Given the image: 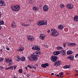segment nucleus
I'll return each instance as SVG.
<instances>
[{
  "label": "nucleus",
  "mask_w": 78,
  "mask_h": 78,
  "mask_svg": "<svg viewBox=\"0 0 78 78\" xmlns=\"http://www.w3.org/2000/svg\"><path fill=\"white\" fill-rule=\"evenodd\" d=\"M52 33H51V35L53 36L54 37H56V36H58L59 35V32H57L54 29H52L51 30Z\"/></svg>",
  "instance_id": "obj_1"
},
{
  "label": "nucleus",
  "mask_w": 78,
  "mask_h": 78,
  "mask_svg": "<svg viewBox=\"0 0 78 78\" xmlns=\"http://www.w3.org/2000/svg\"><path fill=\"white\" fill-rule=\"evenodd\" d=\"M11 8L13 11H18L20 9V6L19 5H12Z\"/></svg>",
  "instance_id": "obj_2"
},
{
  "label": "nucleus",
  "mask_w": 78,
  "mask_h": 78,
  "mask_svg": "<svg viewBox=\"0 0 78 78\" xmlns=\"http://www.w3.org/2000/svg\"><path fill=\"white\" fill-rule=\"evenodd\" d=\"M31 56V58L33 59V61H37V58H39V55H36L32 54Z\"/></svg>",
  "instance_id": "obj_3"
},
{
  "label": "nucleus",
  "mask_w": 78,
  "mask_h": 78,
  "mask_svg": "<svg viewBox=\"0 0 78 78\" xmlns=\"http://www.w3.org/2000/svg\"><path fill=\"white\" fill-rule=\"evenodd\" d=\"M58 59V57L56 56H52L51 57V61L55 62Z\"/></svg>",
  "instance_id": "obj_4"
},
{
  "label": "nucleus",
  "mask_w": 78,
  "mask_h": 78,
  "mask_svg": "<svg viewBox=\"0 0 78 78\" xmlns=\"http://www.w3.org/2000/svg\"><path fill=\"white\" fill-rule=\"evenodd\" d=\"M60 64H61V61H56L55 62V64H54V66L56 67H58V66H60Z\"/></svg>",
  "instance_id": "obj_5"
},
{
  "label": "nucleus",
  "mask_w": 78,
  "mask_h": 78,
  "mask_svg": "<svg viewBox=\"0 0 78 78\" xmlns=\"http://www.w3.org/2000/svg\"><path fill=\"white\" fill-rule=\"evenodd\" d=\"M48 5H45L43 7V11H47L48 10Z\"/></svg>",
  "instance_id": "obj_6"
},
{
  "label": "nucleus",
  "mask_w": 78,
  "mask_h": 78,
  "mask_svg": "<svg viewBox=\"0 0 78 78\" xmlns=\"http://www.w3.org/2000/svg\"><path fill=\"white\" fill-rule=\"evenodd\" d=\"M74 58V56L73 55H71L68 56L67 58V59L71 60V61H73V58Z\"/></svg>",
  "instance_id": "obj_7"
},
{
  "label": "nucleus",
  "mask_w": 78,
  "mask_h": 78,
  "mask_svg": "<svg viewBox=\"0 0 78 78\" xmlns=\"http://www.w3.org/2000/svg\"><path fill=\"white\" fill-rule=\"evenodd\" d=\"M60 54H62V56H65L66 53V51H65V50H62L61 51H60Z\"/></svg>",
  "instance_id": "obj_8"
},
{
  "label": "nucleus",
  "mask_w": 78,
  "mask_h": 78,
  "mask_svg": "<svg viewBox=\"0 0 78 78\" xmlns=\"http://www.w3.org/2000/svg\"><path fill=\"white\" fill-rule=\"evenodd\" d=\"M48 66H49L48 63H46L41 65V67H43V68H46Z\"/></svg>",
  "instance_id": "obj_9"
},
{
  "label": "nucleus",
  "mask_w": 78,
  "mask_h": 78,
  "mask_svg": "<svg viewBox=\"0 0 78 78\" xmlns=\"http://www.w3.org/2000/svg\"><path fill=\"white\" fill-rule=\"evenodd\" d=\"M27 39L29 41H30V40L31 41H33L34 40V38H33V37L32 36H27Z\"/></svg>",
  "instance_id": "obj_10"
},
{
  "label": "nucleus",
  "mask_w": 78,
  "mask_h": 78,
  "mask_svg": "<svg viewBox=\"0 0 78 78\" xmlns=\"http://www.w3.org/2000/svg\"><path fill=\"white\" fill-rule=\"evenodd\" d=\"M32 49L33 50H41V49H40V48H38V47L36 46H34L32 47Z\"/></svg>",
  "instance_id": "obj_11"
},
{
  "label": "nucleus",
  "mask_w": 78,
  "mask_h": 78,
  "mask_svg": "<svg viewBox=\"0 0 78 78\" xmlns=\"http://www.w3.org/2000/svg\"><path fill=\"white\" fill-rule=\"evenodd\" d=\"M68 46H70V47H74V46H76V44L75 43H70L68 44Z\"/></svg>",
  "instance_id": "obj_12"
},
{
  "label": "nucleus",
  "mask_w": 78,
  "mask_h": 78,
  "mask_svg": "<svg viewBox=\"0 0 78 78\" xmlns=\"http://www.w3.org/2000/svg\"><path fill=\"white\" fill-rule=\"evenodd\" d=\"M12 60L10 59L9 58H6V62L7 63H9L12 62Z\"/></svg>",
  "instance_id": "obj_13"
},
{
  "label": "nucleus",
  "mask_w": 78,
  "mask_h": 78,
  "mask_svg": "<svg viewBox=\"0 0 78 78\" xmlns=\"http://www.w3.org/2000/svg\"><path fill=\"white\" fill-rule=\"evenodd\" d=\"M5 5V3L3 1L0 0V6H3Z\"/></svg>",
  "instance_id": "obj_14"
},
{
  "label": "nucleus",
  "mask_w": 78,
  "mask_h": 78,
  "mask_svg": "<svg viewBox=\"0 0 78 78\" xmlns=\"http://www.w3.org/2000/svg\"><path fill=\"white\" fill-rule=\"evenodd\" d=\"M41 24L42 25H47V21L45 20V21L43 20H41Z\"/></svg>",
  "instance_id": "obj_15"
},
{
  "label": "nucleus",
  "mask_w": 78,
  "mask_h": 78,
  "mask_svg": "<svg viewBox=\"0 0 78 78\" xmlns=\"http://www.w3.org/2000/svg\"><path fill=\"white\" fill-rule=\"evenodd\" d=\"M64 27V26L62 25H61L58 27V29H59V30H62Z\"/></svg>",
  "instance_id": "obj_16"
},
{
  "label": "nucleus",
  "mask_w": 78,
  "mask_h": 78,
  "mask_svg": "<svg viewBox=\"0 0 78 78\" xmlns=\"http://www.w3.org/2000/svg\"><path fill=\"white\" fill-rule=\"evenodd\" d=\"M59 54H60V51H55L53 52V55L56 56L58 55Z\"/></svg>",
  "instance_id": "obj_17"
},
{
  "label": "nucleus",
  "mask_w": 78,
  "mask_h": 78,
  "mask_svg": "<svg viewBox=\"0 0 78 78\" xmlns=\"http://www.w3.org/2000/svg\"><path fill=\"white\" fill-rule=\"evenodd\" d=\"M63 69H70V65H66L63 67Z\"/></svg>",
  "instance_id": "obj_18"
},
{
  "label": "nucleus",
  "mask_w": 78,
  "mask_h": 78,
  "mask_svg": "<svg viewBox=\"0 0 78 78\" xmlns=\"http://www.w3.org/2000/svg\"><path fill=\"white\" fill-rule=\"evenodd\" d=\"M46 36L44 35V34H40V37L43 40H44V38Z\"/></svg>",
  "instance_id": "obj_19"
},
{
  "label": "nucleus",
  "mask_w": 78,
  "mask_h": 78,
  "mask_svg": "<svg viewBox=\"0 0 78 78\" xmlns=\"http://www.w3.org/2000/svg\"><path fill=\"white\" fill-rule=\"evenodd\" d=\"M72 53H73V51L71 50L68 51L67 52V55H72Z\"/></svg>",
  "instance_id": "obj_20"
},
{
  "label": "nucleus",
  "mask_w": 78,
  "mask_h": 78,
  "mask_svg": "<svg viewBox=\"0 0 78 78\" xmlns=\"http://www.w3.org/2000/svg\"><path fill=\"white\" fill-rule=\"evenodd\" d=\"M74 20L75 22H77L78 20V16H75L74 17Z\"/></svg>",
  "instance_id": "obj_21"
},
{
  "label": "nucleus",
  "mask_w": 78,
  "mask_h": 78,
  "mask_svg": "<svg viewBox=\"0 0 78 78\" xmlns=\"http://www.w3.org/2000/svg\"><path fill=\"white\" fill-rule=\"evenodd\" d=\"M20 61H25V58L24 57H22V58H20Z\"/></svg>",
  "instance_id": "obj_22"
},
{
  "label": "nucleus",
  "mask_w": 78,
  "mask_h": 78,
  "mask_svg": "<svg viewBox=\"0 0 78 78\" xmlns=\"http://www.w3.org/2000/svg\"><path fill=\"white\" fill-rule=\"evenodd\" d=\"M57 50H63V48H62L61 47L59 46V47H57Z\"/></svg>",
  "instance_id": "obj_23"
},
{
  "label": "nucleus",
  "mask_w": 78,
  "mask_h": 78,
  "mask_svg": "<svg viewBox=\"0 0 78 78\" xmlns=\"http://www.w3.org/2000/svg\"><path fill=\"white\" fill-rule=\"evenodd\" d=\"M28 58L29 60L30 61H33V59L32 58H31V57H28Z\"/></svg>",
  "instance_id": "obj_24"
},
{
  "label": "nucleus",
  "mask_w": 78,
  "mask_h": 78,
  "mask_svg": "<svg viewBox=\"0 0 78 78\" xmlns=\"http://www.w3.org/2000/svg\"><path fill=\"white\" fill-rule=\"evenodd\" d=\"M0 25H4V21H0Z\"/></svg>",
  "instance_id": "obj_25"
},
{
  "label": "nucleus",
  "mask_w": 78,
  "mask_h": 78,
  "mask_svg": "<svg viewBox=\"0 0 78 78\" xmlns=\"http://www.w3.org/2000/svg\"><path fill=\"white\" fill-rule=\"evenodd\" d=\"M33 10H34V11H35L36 12V11H37V9L36 7H34L33 8Z\"/></svg>",
  "instance_id": "obj_26"
},
{
  "label": "nucleus",
  "mask_w": 78,
  "mask_h": 78,
  "mask_svg": "<svg viewBox=\"0 0 78 78\" xmlns=\"http://www.w3.org/2000/svg\"><path fill=\"white\" fill-rule=\"evenodd\" d=\"M59 6L61 8H64V5L62 4H61L59 5Z\"/></svg>",
  "instance_id": "obj_27"
},
{
  "label": "nucleus",
  "mask_w": 78,
  "mask_h": 78,
  "mask_svg": "<svg viewBox=\"0 0 78 78\" xmlns=\"http://www.w3.org/2000/svg\"><path fill=\"white\" fill-rule=\"evenodd\" d=\"M38 25L40 26V25H42V23H41V21H39V22L38 23Z\"/></svg>",
  "instance_id": "obj_28"
},
{
  "label": "nucleus",
  "mask_w": 78,
  "mask_h": 78,
  "mask_svg": "<svg viewBox=\"0 0 78 78\" xmlns=\"http://www.w3.org/2000/svg\"><path fill=\"white\" fill-rule=\"evenodd\" d=\"M19 72L20 73H22V69H20L19 70Z\"/></svg>",
  "instance_id": "obj_29"
},
{
  "label": "nucleus",
  "mask_w": 78,
  "mask_h": 78,
  "mask_svg": "<svg viewBox=\"0 0 78 78\" xmlns=\"http://www.w3.org/2000/svg\"><path fill=\"white\" fill-rule=\"evenodd\" d=\"M73 8V4L70 5V6H69V9H72Z\"/></svg>",
  "instance_id": "obj_30"
},
{
  "label": "nucleus",
  "mask_w": 78,
  "mask_h": 78,
  "mask_svg": "<svg viewBox=\"0 0 78 78\" xmlns=\"http://www.w3.org/2000/svg\"><path fill=\"white\" fill-rule=\"evenodd\" d=\"M70 4H68L66 5V7H67V8H69H69H70Z\"/></svg>",
  "instance_id": "obj_31"
},
{
  "label": "nucleus",
  "mask_w": 78,
  "mask_h": 78,
  "mask_svg": "<svg viewBox=\"0 0 78 78\" xmlns=\"http://www.w3.org/2000/svg\"><path fill=\"white\" fill-rule=\"evenodd\" d=\"M22 26H25V27H27V26H29V24H25L24 23L22 24Z\"/></svg>",
  "instance_id": "obj_32"
},
{
  "label": "nucleus",
  "mask_w": 78,
  "mask_h": 78,
  "mask_svg": "<svg viewBox=\"0 0 78 78\" xmlns=\"http://www.w3.org/2000/svg\"><path fill=\"white\" fill-rule=\"evenodd\" d=\"M3 58L2 57H0V62L3 61Z\"/></svg>",
  "instance_id": "obj_33"
},
{
  "label": "nucleus",
  "mask_w": 78,
  "mask_h": 78,
  "mask_svg": "<svg viewBox=\"0 0 78 78\" xmlns=\"http://www.w3.org/2000/svg\"><path fill=\"white\" fill-rule=\"evenodd\" d=\"M9 69H11L12 70H13V66H10V67H9Z\"/></svg>",
  "instance_id": "obj_34"
},
{
  "label": "nucleus",
  "mask_w": 78,
  "mask_h": 78,
  "mask_svg": "<svg viewBox=\"0 0 78 78\" xmlns=\"http://www.w3.org/2000/svg\"><path fill=\"white\" fill-rule=\"evenodd\" d=\"M37 50V51H36L35 53H36V54L37 55V54H38V53L39 52V51L40 50Z\"/></svg>",
  "instance_id": "obj_35"
},
{
  "label": "nucleus",
  "mask_w": 78,
  "mask_h": 78,
  "mask_svg": "<svg viewBox=\"0 0 78 78\" xmlns=\"http://www.w3.org/2000/svg\"><path fill=\"white\" fill-rule=\"evenodd\" d=\"M66 43H63V45L64 47H66Z\"/></svg>",
  "instance_id": "obj_36"
},
{
  "label": "nucleus",
  "mask_w": 78,
  "mask_h": 78,
  "mask_svg": "<svg viewBox=\"0 0 78 78\" xmlns=\"http://www.w3.org/2000/svg\"><path fill=\"white\" fill-rule=\"evenodd\" d=\"M23 49H20L18 50V51H22Z\"/></svg>",
  "instance_id": "obj_37"
},
{
  "label": "nucleus",
  "mask_w": 78,
  "mask_h": 78,
  "mask_svg": "<svg viewBox=\"0 0 78 78\" xmlns=\"http://www.w3.org/2000/svg\"><path fill=\"white\" fill-rule=\"evenodd\" d=\"M12 28H14V27H15V26L14 25L13 23H12Z\"/></svg>",
  "instance_id": "obj_38"
},
{
  "label": "nucleus",
  "mask_w": 78,
  "mask_h": 78,
  "mask_svg": "<svg viewBox=\"0 0 78 78\" xmlns=\"http://www.w3.org/2000/svg\"><path fill=\"white\" fill-rule=\"evenodd\" d=\"M20 49H23H23H24V48L23 47H22V46H20Z\"/></svg>",
  "instance_id": "obj_39"
},
{
  "label": "nucleus",
  "mask_w": 78,
  "mask_h": 78,
  "mask_svg": "<svg viewBox=\"0 0 78 78\" xmlns=\"http://www.w3.org/2000/svg\"><path fill=\"white\" fill-rule=\"evenodd\" d=\"M29 4H31L32 3V0H30L29 2Z\"/></svg>",
  "instance_id": "obj_40"
},
{
  "label": "nucleus",
  "mask_w": 78,
  "mask_h": 78,
  "mask_svg": "<svg viewBox=\"0 0 78 78\" xmlns=\"http://www.w3.org/2000/svg\"><path fill=\"white\" fill-rule=\"evenodd\" d=\"M14 69L15 70V69H16V67H17V66H16V65H14Z\"/></svg>",
  "instance_id": "obj_41"
},
{
  "label": "nucleus",
  "mask_w": 78,
  "mask_h": 78,
  "mask_svg": "<svg viewBox=\"0 0 78 78\" xmlns=\"http://www.w3.org/2000/svg\"><path fill=\"white\" fill-rule=\"evenodd\" d=\"M38 55H41V52L39 51H38Z\"/></svg>",
  "instance_id": "obj_42"
},
{
  "label": "nucleus",
  "mask_w": 78,
  "mask_h": 78,
  "mask_svg": "<svg viewBox=\"0 0 78 78\" xmlns=\"http://www.w3.org/2000/svg\"><path fill=\"white\" fill-rule=\"evenodd\" d=\"M6 49L7 50H10L9 48H8V47L6 48Z\"/></svg>",
  "instance_id": "obj_43"
},
{
  "label": "nucleus",
  "mask_w": 78,
  "mask_h": 78,
  "mask_svg": "<svg viewBox=\"0 0 78 78\" xmlns=\"http://www.w3.org/2000/svg\"><path fill=\"white\" fill-rule=\"evenodd\" d=\"M44 47H46V48H47V47H48V45H44Z\"/></svg>",
  "instance_id": "obj_44"
},
{
  "label": "nucleus",
  "mask_w": 78,
  "mask_h": 78,
  "mask_svg": "<svg viewBox=\"0 0 78 78\" xmlns=\"http://www.w3.org/2000/svg\"><path fill=\"white\" fill-rule=\"evenodd\" d=\"M17 58L18 59H19V60H20V57H17Z\"/></svg>",
  "instance_id": "obj_45"
},
{
  "label": "nucleus",
  "mask_w": 78,
  "mask_h": 78,
  "mask_svg": "<svg viewBox=\"0 0 78 78\" xmlns=\"http://www.w3.org/2000/svg\"><path fill=\"white\" fill-rule=\"evenodd\" d=\"M5 69L6 70H8V69H9V67H8V68H5Z\"/></svg>",
  "instance_id": "obj_46"
},
{
  "label": "nucleus",
  "mask_w": 78,
  "mask_h": 78,
  "mask_svg": "<svg viewBox=\"0 0 78 78\" xmlns=\"http://www.w3.org/2000/svg\"><path fill=\"white\" fill-rule=\"evenodd\" d=\"M30 69H33V66H30V67H29Z\"/></svg>",
  "instance_id": "obj_47"
},
{
  "label": "nucleus",
  "mask_w": 78,
  "mask_h": 78,
  "mask_svg": "<svg viewBox=\"0 0 78 78\" xmlns=\"http://www.w3.org/2000/svg\"><path fill=\"white\" fill-rule=\"evenodd\" d=\"M2 13H1V12H0V19H1V17L2 16V15H1Z\"/></svg>",
  "instance_id": "obj_48"
},
{
  "label": "nucleus",
  "mask_w": 78,
  "mask_h": 78,
  "mask_svg": "<svg viewBox=\"0 0 78 78\" xmlns=\"http://www.w3.org/2000/svg\"><path fill=\"white\" fill-rule=\"evenodd\" d=\"M27 77H29L30 76V75L28 74H27Z\"/></svg>",
  "instance_id": "obj_49"
},
{
  "label": "nucleus",
  "mask_w": 78,
  "mask_h": 78,
  "mask_svg": "<svg viewBox=\"0 0 78 78\" xmlns=\"http://www.w3.org/2000/svg\"><path fill=\"white\" fill-rule=\"evenodd\" d=\"M33 68H34L35 69H36V67L34 66L33 67Z\"/></svg>",
  "instance_id": "obj_50"
},
{
  "label": "nucleus",
  "mask_w": 78,
  "mask_h": 78,
  "mask_svg": "<svg viewBox=\"0 0 78 78\" xmlns=\"http://www.w3.org/2000/svg\"><path fill=\"white\" fill-rule=\"evenodd\" d=\"M47 32L48 33H50V30H48L47 31Z\"/></svg>",
  "instance_id": "obj_51"
},
{
  "label": "nucleus",
  "mask_w": 78,
  "mask_h": 78,
  "mask_svg": "<svg viewBox=\"0 0 78 78\" xmlns=\"http://www.w3.org/2000/svg\"><path fill=\"white\" fill-rule=\"evenodd\" d=\"M0 69L1 70H2V66H0Z\"/></svg>",
  "instance_id": "obj_52"
},
{
  "label": "nucleus",
  "mask_w": 78,
  "mask_h": 78,
  "mask_svg": "<svg viewBox=\"0 0 78 78\" xmlns=\"http://www.w3.org/2000/svg\"><path fill=\"white\" fill-rule=\"evenodd\" d=\"M12 63H11L9 64V65H10V66H11V65H12Z\"/></svg>",
  "instance_id": "obj_53"
},
{
  "label": "nucleus",
  "mask_w": 78,
  "mask_h": 78,
  "mask_svg": "<svg viewBox=\"0 0 78 78\" xmlns=\"http://www.w3.org/2000/svg\"><path fill=\"white\" fill-rule=\"evenodd\" d=\"M62 73H63V72H62L61 73V75H61V76L62 75H63V74H62Z\"/></svg>",
  "instance_id": "obj_54"
},
{
  "label": "nucleus",
  "mask_w": 78,
  "mask_h": 78,
  "mask_svg": "<svg viewBox=\"0 0 78 78\" xmlns=\"http://www.w3.org/2000/svg\"><path fill=\"white\" fill-rule=\"evenodd\" d=\"M78 76V73L76 74H75V76Z\"/></svg>",
  "instance_id": "obj_55"
},
{
  "label": "nucleus",
  "mask_w": 78,
  "mask_h": 78,
  "mask_svg": "<svg viewBox=\"0 0 78 78\" xmlns=\"http://www.w3.org/2000/svg\"><path fill=\"white\" fill-rule=\"evenodd\" d=\"M2 26L0 25V30H1V29H2Z\"/></svg>",
  "instance_id": "obj_56"
},
{
  "label": "nucleus",
  "mask_w": 78,
  "mask_h": 78,
  "mask_svg": "<svg viewBox=\"0 0 78 78\" xmlns=\"http://www.w3.org/2000/svg\"><path fill=\"white\" fill-rule=\"evenodd\" d=\"M51 74L52 75H55V74H54V73H51Z\"/></svg>",
  "instance_id": "obj_57"
},
{
  "label": "nucleus",
  "mask_w": 78,
  "mask_h": 78,
  "mask_svg": "<svg viewBox=\"0 0 78 78\" xmlns=\"http://www.w3.org/2000/svg\"><path fill=\"white\" fill-rule=\"evenodd\" d=\"M75 70L76 71V72L77 73H78V70H76V69H75Z\"/></svg>",
  "instance_id": "obj_58"
},
{
  "label": "nucleus",
  "mask_w": 78,
  "mask_h": 78,
  "mask_svg": "<svg viewBox=\"0 0 78 78\" xmlns=\"http://www.w3.org/2000/svg\"><path fill=\"white\" fill-rule=\"evenodd\" d=\"M30 65H27V67H30Z\"/></svg>",
  "instance_id": "obj_59"
},
{
  "label": "nucleus",
  "mask_w": 78,
  "mask_h": 78,
  "mask_svg": "<svg viewBox=\"0 0 78 78\" xmlns=\"http://www.w3.org/2000/svg\"><path fill=\"white\" fill-rule=\"evenodd\" d=\"M57 76H59V74H57L56 75Z\"/></svg>",
  "instance_id": "obj_60"
},
{
  "label": "nucleus",
  "mask_w": 78,
  "mask_h": 78,
  "mask_svg": "<svg viewBox=\"0 0 78 78\" xmlns=\"http://www.w3.org/2000/svg\"><path fill=\"white\" fill-rule=\"evenodd\" d=\"M75 58H77V55L76 54L75 56Z\"/></svg>",
  "instance_id": "obj_61"
},
{
  "label": "nucleus",
  "mask_w": 78,
  "mask_h": 78,
  "mask_svg": "<svg viewBox=\"0 0 78 78\" xmlns=\"http://www.w3.org/2000/svg\"><path fill=\"white\" fill-rule=\"evenodd\" d=\"M9 40H10V39H11V37H9Z\"/></svg>",
  "instance_id": "obj_62"
},
{
  "label": "nucleus",
  "mask_w": 78,
  "mask_h": 78,
  "mask_svg": "<svg viewBox=\"0 0 78 78\" xmlns=\"http://www.w3.org/2000/svg\"><path fill=\"white\" fill-rule=\"evenodd\" d=\"M25 69H26V70H27V67H25Z\"/></svg>",
  "instance_id": "obj_63"
},
{
  "label": "nucleus",
  "mask_w": 78,
  "mask_h": 78,
  "mask_svg": "<svg viewBox=\"0 0 78 78\" xmlns=\"http://www.w3.org/2000/svg\"><path fill=\"white\" fill-rule=\"evenodd\" d=\"M0 51H2V49H1Z\"/></svg>",
  "instance_id": "obj_64"
}]
</instances>
